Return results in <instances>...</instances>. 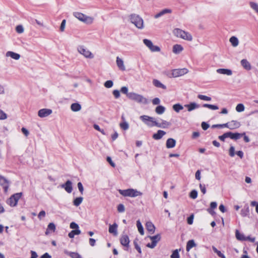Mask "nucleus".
Wrapping results in <instances>:
<instances>
[{
    "instance_id": "f257e3e1",
    "label": "nucleus",
    "mask_w": 258,
    "mask_h": 258,
    "mask_svg": "<svg viewBox=\"0 0 258 258\" xmlns=\"http://www.w3.org/2000/svg\"><path fill=\"white\" fill-rule=\"evenodd\" d=\"M174 34L178 37L183 39L191 41L192 40L191 35L187 32H185L179 28H176L173 30Z\"/></svg>"
},
{
    "instance_id": "f03ea898",
    "label": "nucleus",
    "mask_w": 258,
    "mask_h": 258,
    "mask_svg": "<svg viewBox=\"0 0 258 258\" xmlns=\"http://www.w3.org/2000/svg\"><path fill=\"white\" fill-rule=\"evenodd\" d=\"M118 192L124 197H136L142 196V193L137 189L129 188L125 190L119 189Z\"/></svg>"
},
{
    "instance_id": "7ed1b4c3",
    "label": "nucleus",
    "mask_w": 258,
    "mask_h": 258,
    "mask_svg": "<svg viewBox=\"0 0 258 258\" xmlns=\"http://www.w3.org/2000/svg\"><path fill=\"white\" fill-rule=\"evenodd\" d=\"M127 98L139 103H143L145 104L148 103L147 99H146L143 96L136 93H129L128 95H127Z\"/></svg>"
},
{
    "instance_id": "20e7f679",
    "label": "nucleus",
    "mask_w": 258,
    "mask_h": 258,
    "mask_svg": "<svg viewBox=\"0 0 258 258\" xmlns=\"http://www.w3.org/2000/svg\"><path fill=\"white\" fill-rule=\"evenodd\" d=\"M131 22L134 24L138 28L143 29L144 27L143 20L139 16L136 14H132L130 16Z\"/></svg>"
},
{
    "instance_id": "39448f33",
    "label": "nucleus",
    "mask_w": 258,
    "mask_h": 258,
    "mask_svg": "<svg viewBox=\"0 0 258 258\" xmlns=\"http://www.w3.org/2000/svg\"><path fill=\"white\" fill-rule=\"evenodd\" d=\"M22 195V192H19L12 195L8 200L7 203L11 207H15L17 205L19 200Z\"/></svg>"
},
{
    "instance_id": "423d86ee",
    "label": "nucleus",
    "mask_w": 258,
    "mask_h": 258,
    "mask_svg": "<svg viewBox=\"0 0 258 258\" xmlns=\"http://www.w3.org/2000/svg\"><path fill=\"white\" fill-rule=\"evenodd\" d=\"M74 16L79 20L87 24H91L93 21V18L87 16L81 13L76 12L74 13Z\"/></svg>"
},
{
    "instance_id": "0eeeda50",
    "label": "nucleus",
    "mask_w": 258,
    "mask_h": 258,
    "mask_svg": "<svg viewBox=\"0 0 258 258\" xmlns=\"http://www.w3.org/2000/svg\"><path fill=\"white\" fill-rule=\"evenodd\" d=\"M78 52L84 55L86 58H92L94 57L93 54L84 46H80L78 48Z\"/></svg>"
},
{
    "instance_id": "6e6552de",
    "label": "nucleus",
    "mask_w": 258,
    "mask_h": 258,
    "mask_svg": "<svg viewBox=\"0 0 258 258\" xmlns=\"http://www.w3.org/2000/svg\"><path fill=\"white\" fill-rule=\"evenodd\" d=\"M143 42L145 45L148 47L149 49L152 52H159L160 51V48L158 46L154 45L152 41L147 39H144Z\"/></svg>"
},
{
    "instance_id": "1a4fd4ad",
    "label": "nucleus",
    "mask_w": 258,
    "mask_h": 258,
    "mask_svg": "<svg viewBox=\"0 0 258 258\" xmlns=\"http://www.w3.org/2000/svg\"><path fill=\"white\" fill-rule=\"evenodd\" d=\"M188 71L186 68L174 69L172 71V76L174 78L182 76L188 73Z\"/></svg>"
},
{
    "instance_id": "9d476101",
    "label": "nucleus",
    "mask_w": 258,
    "mask_h": 258,
    "mask_svg": "<svg viewBox=\"0 0 258 258\" xmlns=\"http://www.w3.org/2000/svg\"><path fill=\"white\" fill-rule=\"evenodd\" d=\"M224 125L225 126V127H227L230 130H234L238 128L240 124L239 122L236 120H232L226 123H224Z\"/></svg>"
},
{
    "instance_id": "9b49d317",
    "label": "nucleus",
    "mask_w": 258,
    "mask_h": 258,
    "mask_svg": "<svg viewBox=\"0 0 258 258\" xmlns=\"http://www.w3.org/2000/svg\"><path fill=\"white\" fill-rule=\"evenodd\" d=\"M140 118L146 124L151 126H152L151 125L153 124V122L155 121L154 120V119L153 117L147 115L141 116Z\"/></svg>"
},
{
    "instance_id": "f8f14e48",
    "label": "nucleus",
    "mask_w": 258,
    "mask_h": 258,
    "mask_svg": "<svg viewBox=\"0 0 258 258\" xmlns=\"http://www.w3.org/2000/svg\"><path fill=\"white\" fill-rule=\"evenodd\" d=\"M171 125V123L166 120H162L161 122L159 123L156 121L153 122V124L152 126H155L158 127L167 128Z\"/></svg>"
},
{
    "instance_id": "ddd939ff",
    "label": "nucleus",
    "mask_w": 258,
    "mask_h": 258,
    "mask_svg": "<svg viewBox=\"0 0 258 258\" xmlns=\"http://www.w3.org/2000/svg\"><path fill=\"white\" fill-rule=\"evenodd\" d=\"M61 186L68 193L72 192L73 190L72 183L70 180H67L66 182L62 184Z\"/></svg>"
},
{
    "instance_id": "4468645a",
    "label": "nucleus",
    "mask_w": 258,
    "mask_h": 258,
    "mask_svg": "<svg viewBox=\"0 0 258 258\" xmlns=\"http://www.w3.org/2000/svg\"><path fill=\"white\" fill-rule=\"evenodd\" d=\"M0 184L3 186L5 191H7L9 188V181L4 176L0 175Z\"/></svg>"
},
{
    "instance_id": "2eb2a0df",
    "label": "nucleus",
    "mask_w": 258,
    "mask_h": 258,
    "mask_svg": "<svg viewBox=\"0 0 258 258\" xmlns=\"http://www.w3.org/2000/svg\"><path fill=\"white\" fill-rule=\"evenodd\" d=\"M120 242L122 245L128 247L130 243L128 236L126 235H122L120 239Z\"/></svg>"
},
{
    "instance_id": "dca6fc26",
    "label": "nucleus",
    "mask_w": 258,
    "mask_h": 258,
    "mask_svg": "<svg viewBox=\"0 0 258 258\" xmlns=\"http://www.w3.org/2000/svg\"><path fill=\"white\" fill-rule=\"evenodd\" d=\"M227 133L228 138L233 140L239 139L243 136V135H245V133L240 134L238 133H233L232 132H227Z\"/></svg>"
},
{
    "instance_id": "f3484780",
    "label": "nucleus",
    "mask_w": 258,
    "mask_h": 258,
    "mask_svg": "<svg viewBox=\"0 0 258 258\" xmlns=\"http://www.w3.org/2000/svg\"><path fill=\"white\" fill-rule=\"evenodd\" d=\"M108 231L110 233L113 234L114 236L117 234V225L116 223H114L112 225H110L109 227Z\"/></svg>"
},
{
    "instance_id": "a211bd4d",
    "label": "nucleus",
    "mask_w": 258,
    "mask_h": 258,
    "mask_svg": "<svg viewBox=\"0 0 258 258\" xmlns=\"http://www.w3.org/2000/svg\"><path fill=\"white\" fill-rule=\"evenodd\" d=\"M6 56L7 57H11L15 60H18L20 58V55L19 54L11 51H7Z\"/></svg>"
},
{
    "instance_id": "6ab92c4d",
    "label": "nucleus",
    "mask_w": 258,
    "mask_h": 258,
    "mask_svg": "<svg viewBox=\"0 0 258 258\" xmlns=\"http://www.w3.org/2000/svg\"><path fill=\"white\" fill-rule=\"evenodd\" d=\"M165 134L166 132L164 131L158 130L156 133L153 135L152 137L154 139L158 140L161 139Z\"/></svg>"
},
{
    "instance_id": "aec40b11",
    "label": "nucleus",
    "mask_w": 258,
    "mask_h": 258,
    "mask_svg": "<svg viewBox=\"0 0 258 258\" xmlns=\"http://www.w3.org/2000/svg\"><path fill=\"white\" fill-rule=\"evenodd\" d=\"M175 145L176 141L172 138H169L166 141V146L168 149L174 148Z\"/></svg>"
},
{
    "instance_id": "412c9836",
    "label": "nucleus",
    "mask_w": 258,
    "mask_h": 258,
    "mask_svg": "<svg viewBox=\"0 0 258 258\" xmlns=\"http://www.w3.org/2000/svg\"><path fill=\"white\" fill-rule=\"evenodd\" d=\"M38 115L41 118L45 117L48 116V109L43 108L40 109L38 112Z\"/></svg>"
},
{
    "instance_id": "4be33fe9",
    "label": "nucleus",
    "mask_w": 258,
    "mask_h": 258,
    "mask_svg": "<svg viewBox=\"0 0 258 258\" xmlns=\"http://www.w3.org/2000/svg\"><path fill=\"white\" fill-rule=\"evenodd\" d=\"M116 64L118 68L121 71H125V68L123 63V61L119 57L116 58Z\"/></svg>"
},
{
    "instance_id": "5701e85b",
    "label": "nucleus",
    "mask_w": 258,
    "mask_h": 258,
    "mask_svg": "<svg viewBox=\"0 0 258 258\" xmlns=\"http://www.w3.org/2000/svg\"><path fill=\"white\" fill-rule=\"evenodd\" d=\"M185 107L187 108V110L188 111H191L196 108H199V105L195 102H192L188 104L185 105Z\"/></svg>"
},
{
    "instance_id": "b1692460",
    "label": "nucleus",
    "mask_w": 258,
    "mask_h": 258,
    "mask_svg": "<svg viewBox=\"0 0 258 258\" xmlns=\"http://www.w3.org/2000/svg\"><path fill=\"white\" fill-rule=\"evenodd\" d=\"M217 72L220 74L226 75L228 76L232 75V71L230 70L226 69H219L217 70Z\"/></svg>"
},
{
    "instance_id": "393cba45",
    "label": "nucleus",
    "mask_w": 258,
    "mask_h": 258,
    "mask_svg": "<svg viewBox=\"0 0 258 258\" xmlns=\"http://www.w3.org/2000/svg\"><path fill=\"white\" fill-rule=\"evenodd\" d=\"M241 64L245 70L248 71L251 70V65L246 59H242L241 60Z\"/></svg>"
},
{
    "instance_id": "a878e982",
    "label": "nucleus",
    "mask_w": 258,
    "mask_h": 258,
    "mask_svg": "<svg viewBox=\"0 0 258 258\" xmlns=\"http://www.w3.org/2000/svg\"><path fill=\"white\" fill-rule=\"evenodd\" d=\"M153 84L157 88H160L164 90L166 89V87L157 79L153 80Z\"/></svg>"
},
{
    "instance_id": "bb28decb",
    "label": "nucleus",
    "mask_w": 258,
    "mask_h": 258,
    "mask_svg": "<svg viewBox=\"0 0 258 258\" xmlns=\"http://www.w3.org/2000/svg\"><path fill=\"white\" fill-rule=\"evenodd\" d=\"M235 236L237 239L241 241H245L248 240V238H245V237L242 233H240L238 230H236Z\"/></svg>"
},
{
    "instance_id": "cd10ccee",
    "label": "nucleus",
    "mask_w": 258,
    "mask_h": 258,
    "mask_svg": "<svg viewBox=\"0 0 258 258\" xmlns=\"http://www.w3.org/2000/svg\"><path fill=\"white\" fill-rule=\"evenodd\" d=\"M183 49L182 46L179 44H175L173 46V52L175 54L179 53Z\"/></svg>"
},
{
    "instance_id": "c85d7f7f",
    "label": "nucleus",
    "mask_w": 258,
    "mask_h": 258,
    "mask_svg": "<svg viewBox=\"0 0 258 258\" xmlns=\"http://www.w3.org/2000/svg\"><path fill=\"white\" fill-rule=\"evenodd\" d=\"M146 227L147 230L151 233L155 231V226L151 222H147L146 224Z\"/></svg>"
},
{
    "instance_id": "c756f323",
    "label": "nucleus",
    "mask_w": 258,
    "mask_h": 258,
    "mask_svg": "<svg viewBox=\"0 0 258 258\" xmlns=\"http://www.w3.org/2000/svg\"><path fill=\"white\" fill-rule=\"evenodd\" d=\"M71 108L72 111L77 112L81 110V106L78 103H74L71 105Z\"/></svg>"
},
{
    "instance_id": "7c9ffc66",
    "label": "nucleus",
    "mask_w": 258,
    "mask_h": 258,
    "mask_svg": "<svg viewBox=\"0 0 258 258\" xmlns=\"http://www.w3.org/2000/svg\"><path fill=\"white\" fill-rule=\"evenodd\" d=\"M196 246V244L194 240H189L186 244V250L187 251H189L191 248L195 247Z\"/></svg>"
},
{
    "instance_id": "2f4dec72",
    "label": "nucleus",
    "mask_w": 258,
    "mask_h": 258,
    "mask_svg": "<svg viewBox=\"0 0 258 258\" xmlns=\"http://www.w3.org/2000/svg\"><path fill=\"white\" fill-rule=\"evenodd\" d=\"M229 41L231 43L232 45L234 47H236L238 45V40L237 37L235 36H232L230 39Z\"/></svg>"
},
{
    "instance_id": "473e14b6",
    "label": "nucleus",
    "mask_w": 258,
    "mask_h": 258,
    "mask_svg": "<svg viewBox=\"0 0 258 258\" xmlns=\"http://www.w3.org/2000/svg\"><path fill=\"white\" fill-rule=\"evenodd\" d=\"M81 233V231L79 229L73 230L69 233L70 238H74L75 235H79Z\"/></svg>"
},
{
    "instance_id": "72a5a7b5",
    "label": "nucleus",
    "mask_w": 258,
    "mask_h": 258,
    "mask_svg": "<svg viewBox=\"0 0 258 258\" xmlns=\"http://www.w3.org/2000/svg\"><path fill=\"white\" fill-rule=\"evenodd\" d=\"M171 12V11L169 9H166L163 10L160 13L157 14L155 16V18H158L166 13H170Z\"/></svg>"
},
{
    "instance_id": "f704fd0d",
    "label": "nucleus",
    "mask_w": 258,
    "mask_h": 258,
    "mask_svg": "<svg viewBox=\"0 0 258 258\" xmlns=\"http://www.w3.org/2000/svg\"><path fill=\"white\" fill-rule=\"evenodd\" d=\"M165 107L164 106H161V105L158 106L156 108V109H155L156 112L158 114H163L165 112Z\"/></svg>"
},
{
    "instance_id": "c9c22d12",
    "label": "nucleus",
    "mask_w": 258,
    "mask_h": 258,
    "mask_svg": "<svg viewBox=\"0 0 258 258\" xmlns=\"http://www.w3.org/2000/svg\"><path fill=\"white\" fill-rule=\"evenodd\" d=\"M66 253L71 257V258H82L81 256L77 252H67Z\"/></svg>"
},
{
    "instance_id": "e433bc0d",
    "label": "nucleus",
    "mask_w": 258,
    "mask_h": 258,
    "mask_svg": "<svg viewBox=\"0 0 258 258\" xmlns=\"http://www.w3.org/2000/svg\"><path fill=\"white\" fill-rule=\"evenodd\" d=\"M83 198L82 197H78L73 201V204L76 207L79 206L82 202Z\"/></svg>"
},
{
    "instance_id": "4c0bfd02",
    "label": "nucleus",
    "mask_w": 258,
    "mask_h": 258,
    "mask_svg": "<svg viewBox=\"0 0 258 258\" xmlns=\"http://www.w3.org/2000/svg\"><path fill=\"white\" fill-rule=\"evenodd\" d=\"M137 228L138 229V231L139 232H140V233L141 234V235H143L144 234V229H143V227L142 225V224L140 222L139 220L137 221Z\"/></svg>"
},
{
    "instance_id": "58836bf2",
    "label": "nucleus",
    "mask_w": 258,
    "mask_h": 258,
    "mask_svg": "<svg viewBox=\"0 0 258 258\" xmlns=\"http://www.w3.org/2000/svg\"><path fill=\"white\" fill-rule=\"evenodd\" d=\"M203 106L204 107H206L209 109H212V110H217L218 109V107L217 105H212V104H204Z\"/></svg>"
},
{
    "instance_id": "ea45409f",
    "label": "nucleus",
    "mask_w": 258,
    "mask_h": 258,
    "mask_svg": "<svg viewBox=\"0 0 258 258\" xmlns=\"http://www.w3.org/2000/svg\"><path fill=\"white\" fill-rule=\"evenodd\" d=\"M183 106L180 104H175L173 106V109L176 112H178L180 110L183 109Z\"/></svg>"
},
{
    "instance_id": "a19ab883",
    "label": "nucleus",
    "mask_w": 258,
    "mask_h": 258,
    "mask_svg": "<svg viewBox=\"0 0 258 258\" xmlns=\"http://www.w3.org/2000/svg\"><path fill=\"white\" fill-rule=\"evenodd\" d=\"M213 251L217 254V255L221 258H226L225 256L220 250H218L215 247L213 246Z\"/></svg>"
},
{
    "instance_id": "79ce46f5",
    "label": "nucleus",
    "mask_w": 258,
    "mask_h": 258,
    "mask_svg": "<svg viewBox=\"0 0 258 258\" xmlns=\"http://www.w3.org/2000/svg\"><path fill=\"white\" fill-rule=\"evenodd\" d=\"M244 110V106L243 104H241V103L238 104H237V105L236 107V110L238 112L243 111Z\"/></svg>"
},
{
    "instance_id": "37998d69",
    "label": "nucleus",
    "mask_w": 258,
    "mask_h": 258,
    "mask_svg": "<svg viewBox=\"0 0 258 258\" xmlns=\"http://www.w3.org/2000/svg\"><path fill=\"white\" fill-rule=\"evenodd\" d=\"M16 31L18 33L21 34L24 32V29L22 25H19L16 26Z\"/></svg>"
},
{
    "instance_id": "c03bdc74",
    "label": "nucleus",
    "mask_w": 258,
    "mask_h": 258,
    "mask_svg": "<svg viewBox=\"0 0 258 258\" xmlns=\"http://www.w3.org/2000/svg\"><path fill=\"white\" fill-rule=\"evenodd\" d=\"M198 98L201 100H205V101H211V98L205 95H199L198 96Z\"/></svg>"
},
{
    "instance_id": "a18cd8bd",
    "label": "nucleus",
    "mask_w": 258,
    "mask_h": 258,
    "mask_svg": "<svg viewBox=\"0 0 258 258\" xmlns=\"http://www.w3.org/2000/svg\"><path fill=\"white\" fill-rule=\"evenodd\" d=\"M171 258H179V254L178 249L174 250L170 256Z\"/></svg>"
},
{
    "instance_id": "49530a36",
    "label": "nucleus",
    "mask_w": 258,
    "mask_h": 258,
    "mask_svg": "<svg viewBox=\"0 0 258 258\" xmlns=\"http://www.w3.org/2000/svg\"><path fill=\"white\" fill-rule=\"evenodd\" d=\"M150 238L151 241H154L157 243L160 240L161 236L159 234H157L153 236H150Z\"/></svg>"
},
{
    "instance_id": "de8ad7c7",
    "label": "nucleus",
    "mask_w": 258,
    "mask_h": 258,
    "mask_svg": "<svg viewBox=\"0 0 258 258\" xmlns=\"http://www.w3.org/2000/svg\"><path fill=\"white\" fill-rule=\"evenodd\" d=\"M189 197L192 199H195L198 197V192L196 190H192L189 194Z\"/></svg>"
},
{
    "instance_id": "09e8293b",
    "label": "nucleus",
    "mask_w": 258,
    "mask_h": 258,
    "mask_svg": "<svg viewBox=\"0 0 258 258\" xmlns=\"http://www.w3.org/2000/svg\"><path fill=\"white\" fill-rule=\"evenodd\" d=\"M113 82L111 80L107 81L104 83V86L107 88H110L113 86Z\"/></svg>"
},
{
    "instance_id": "8fccbe9b",
    "label": "nucleus",
    "mask_w": 258,
    "mask_h": 258,
    "mask_svg": "<svg viewBox=\"0 0 258 258\" xmlns=\"http://www.w3.org/2000/svg\"><path fill=\"white\" fill-rule=\"evenodd\" d=\"M120 127L123 130H126L128 128V124L126 122H121L120 123Z\"/></svg>"
},
{
    "instance_id": "3c124183",
    "label": "nucleus",
    "mask_w": 258,
    "mask_h": 258,
    "mask_svg": "<svg viewBox=\"0 0 258 258\" xmlns=\"http://www.w3.org/2000/svg\"><path fill=\"white\" fill-rule=\"evenodd\" d=\"M250 6L252 9L258 13V5L254 2H250Z\"/></svg>"
},
{
    "instance_id": "603ef678",
    "label": "nucleus",
    "mask_w": 258,
    "mask_h": 258,
    "mask_svg": "<svg viewBox=\"0 0 258 258\" xmlns=\"http://www.w3.org/2000/svg\"><path fill=\"white\" fill-rule=\"evenodd\" d=\"M117 211L120 213L123 212L125 211L124 205L121 204H119L117 206Z\"/></svg>"
},
{
    "instance_id": "864d4df0",
    "label": "nucleus",
    "mask_w": 258,
    "mask_h": 258,
    "mask_svg": "<svg viewBox=\"0 0 258 258\" xmlns=\"http://www.w3.org/2000/svg\"><path fill=\"white\" fill-rule=\"evenodd\" d=\"M120 91L123 94H125L126 95V96L127 97V95H128V94H129V93H128V88H127V87H126L125 86L121 87V88L120 89Z\"/></svg>"
},
{
    "instance_id": "5fc2aeb1",
    "label": "nucleus",
    "mask_w": 258,
    "mask_h": 258,
    "mask_svg": "<svg viewBox=\"0 0 258 258\" xmlns=\"http://www.w3.org/2000/svg\"><path fill=\"white\" fill-rule=\"evenodd\" d=\"M157 243L154 241H151V243H149L147 244V246L151 248H153L156 246Z\"/></svg>"
},
{
    "instance_id": "6e6d98bb",
    "label": "nucleus",
    "mask_w": 258,
    "mask_h": 258,
    "mask_svg": "<svg viewBox=\"0 0 258 258\" xmlns=\"http://www.w3.org/2000/svg\"><path fill=\"white\" fill-rule=\"evenodd\" d=\"M7 118V114L1 109H0V119L4 120Z\"/></svg>"
},
{
    "instance_id": "4d7b16f0",
    "label": "nucleus",
    "mask_w": 258,
    "mask_h": 258,
    "mask_svg": "<svg viewBox=\"0 0 258 258\" xmlns=\"http://www.w3.org/2000/svg\"><path fill=\"white\" fill-rule=\"evenodd\" d=\"M194 215H191L189 217H188L187 219V222L188 224L191 225L193 223L194 221Z\"/></svg>"
},
{
    "instance_id": "13d9d810",
    "label": "nucleus",
    "mask_w": 258,
    "mask_h": 258,
    "mask_svg": "<svg viewBox=\"0 0 258 258\" xmlns=\"http://www.w3.org/2000/svg\"><path fill=\"white\" fill-rule=\"evenodd\" d=\"M229 155L231 157H233L235 155V149L234 147L231 146L229 151Z\"/></svg>"
},
{
    "instance_id": "bf43d9fd",
    "label": "nucleus",
    "mask_w": 258,
    "mask_h": 258,
    "mask_svg": "<svg viewBox=\"0 0 258 258\" xmlns=\"http://www.w3.org/2000/svg\"><path fill=\"white\" fill-rule=\"evenodd\" d=\"M227 138H228V133L227 132V133H224L223 135H222V136H220L219 137V139L222 141H225V139Z\"/></svg>"
},
{
    "instance_id": "052dcab7",
    "label": "nucleus",
    "mask_w": 258,
    "mask_h": 258,
    "mask_svg": "<svg viewBox=\"0 0 258 258\" xmlns=\"http://www.w3.org/2000/svg\"><path fill=\"white\" fill-rule=\"evenodd\" d=\"M112 93L116 99L120 97V92L117 90H114Z\"/></svg>"
},
{
    "instance_id": "680f3d73",
    "label": "nucleus",
    "mask_w": 258,
    "mask_h": 258,
    "mask_svg": "<svg viewBox=\"0 0 258 258\" xmlns=\"http://www.w3.org/2000/svg\"><path fill=\"white\" fill-rule=\"evenodd\" d=\"M70 228L73 229H78L79 226L75 222H72L70 224Z\"/></svg>"
},
{
    "instance_id": "e2e57ef3",
    "label": "nucleus",
    "mask_w": 258,
    "mask_h": 258,
    "mask_svg": "<svg viewBox=\"0 0 258 258\" xmlns=\"http://www.w3.org/2000/svg\"><path fill=\"white\" fill-rule=\"evenodd\" d=\"M200 188L203 194H205L206 192V188L205 185L204 184H200Z\"/></svg>"
},
{
    "instance_id": "0e129e2a",
    "label": "nucleus",
    "mask_w": 258,
    "mask_h": 258,
    "mask_svg": "<svg viewBox=\"0 0 258 258\" xmlns=\"http://www.w3.org/2000/svg\"><path fill=\"white\" fill-rule=\"evenodd\" d=\"M201 126L202 128L205 131L207 130L209 127V125L205 122H203Z\"/></svg>"
},
{
    "instance_id": "69168bd1",
    "label": "nucleus",
    "mask_w": 258,
    "mask_h": 258,
    "mask_svg": "<svg viewBox=\"0 0 258 258\" xmlns=\"http://www.w3.org/2000/svg\"><path fill=\"white\" fill-rule=\"evenodd\" d=\"M78 187L80 192L82 194L83 192L84 188L81 182H79L78 183Z\"/></svg>"
},
{
    "instance_id": "338daca9",
    "label": "nucleus",
    "mask_w": 258,
    "mask_h": 258,
    "mask_svg": "<svg viewBox=\"0 0 258 258\" xmlns=\"http://www.w3.org/2000/svg\"><path fill=\"white\" fill-rule=\"evenodd\" d=\"M65 25H66V20H63L61 23V25H60V30L61 31H64V28H65Z\"/></svg>"
},
{
    "instance_id": "774afa93",
    "label": "nucleus",
    "mask_w": 258,
    "mask_h": 258,
    "mask_svg": "<svg viewBox=\"0 0 258 258\" xmlns=\"http://www.w3.org/2000/svg\"><path fill=\"white\" fill-rule=\"evenodd\" d=\"M160 101L158 98H155L152 100V103L154 105H158L160 103Z\"/></svg>"
}]
</instances>
